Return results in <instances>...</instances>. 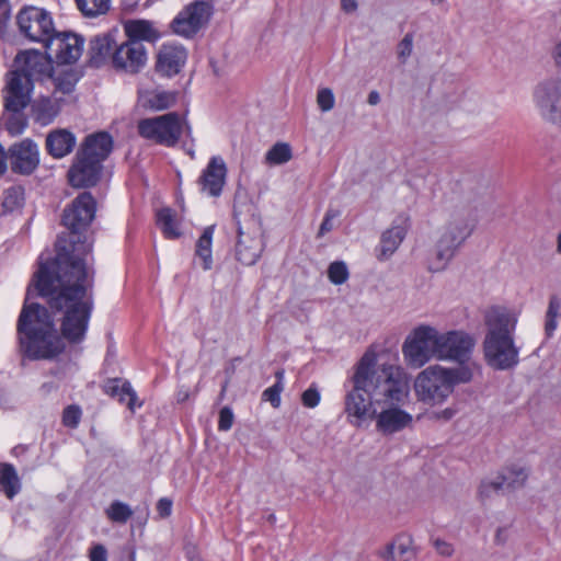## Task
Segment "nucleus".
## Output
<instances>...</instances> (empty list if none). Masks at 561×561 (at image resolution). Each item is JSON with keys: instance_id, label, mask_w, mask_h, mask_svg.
<instances>
[{"instance_id": "nucleus-27", "label": "nucleus", "mask_w": 561, "mask_h": 561, "mask_svg": "<svg viewBox=\"0 0 561 561\" xmlns=\"http://www.w3.org/2000/svg\"><path fill=\"white\" fill-rule=\"evenodd\" d=\"M112 148V137L107 133H96L85 138L79 151L102 163L111 153Z\"/></svg>"}, {"instance_id": "nucleus-10", "label": "nucleus", "mask_w": 561, "mask_h": 561, "mask_svg": "<svg viewBox=\"0 0 561 561\" xmlns=\"http://www.w3.org/2000/svg\"><path fill=\"white\" fill-rule=\"evenodd\" d=\"M533 102L540 118L550 125L561 122V78L554 76L542 78L533 90Z\"/></svg>"}, {"instance_id": "nucleus-33", "label": "nucleus", "mask_w": 561, "mask_h": 561, "mask_svg": "<svg viewBox=\"0 0 561 561\" xmlns=\"http://www.w3.org/2000/svg\"><path fill=\"white\" fill-rule=\"evenodd\" d=\"M505 486V477L499 473L483 479L479 485V497L486 501L497 494Z\"/></svg>"}, {"instance_id": "nucleus-42", "label": "nucleus", "mask_w": 561, "mask_h": 561, "mask_svg": "<svg viewBox=\"0 0 561 561\" xmlns=\"http://www.w3.org/2000/svg\"><path fill=\"white\" fill-rule=\"evenodd\" d=\"M278 380L273 386L268 387L263 391V398L268 401L274 408H278L280 405V393L284 389L282 377L283 374H277Z\"/></svg>"}, {"instance_id": "nucleus-24", "label": "nucleus", "mask_w": 561, "mask_h": 561, "mask_svg": "<svg viewBox=\"0 0 561 561\" xmlns=\"http://www.w3.org/2000/svg\"><path fill=\"white\" fill-rule=\"evenodd\" d=\"M61 110V99L53 96H41L31 103L33 119L41 126H47L54 122Z\"/></svg>"}, {"instance_id": "nucleus-22", "label": "nucleus", "mask_w": 561, "mask_h": 561, "mask_svg": "<svg viewBox=\"0 0 561 561\" xmlns=\"http://www.w3.org/2000/svg\"><path fill=\"white\" fill-rule=\"evenodd\" d=\"M186 60V51L182 46L163 44L157 57L156 69L167 77L176 75Z\"/></svg>"}, {"instance_id": "nucleus-11", "label": "nucleus", "mask_w": 561, "mask_h": 561, "mask_svg": "<svg viewBox=\"0 0 561 561\" xmlns=\"http://www.w3.org/2000/svg\"><path fill=\"white\" fill-rule=\"evenodd\" d=\"M234 219L238 226V238L234 248L236 259L243 265H254L264 250L261 226L255 218H250L242 224L239 220L237 209H234Z\"/></svg>"}, {"instance_id": "nucleus-40", "label": "nucleus", "mask_w": 561, "mask_h": 561, "mask_svg": "<svg viewBox=\"0 0 561 561\" xmlns=\"http://www.w3.org/2000/svg\"><path fill=\"white\" fill-rule=\"evenodd\" d=\"M118 400L121 402H126L130 411H135L137 408L142 405V403L138 401L137 393L129 381L122 382Z\"/></svg>"}, {"instance_id": "nucleus-59", "label": "nucleus", "mask_w": 561, "mask_h": 561, "mask_svg": "<svg viewBox=\"0 0 561 561\" xmlns=\"http://www.w3.org/2000/svg\"><path fill=\"white\" fill-rule=\"evenodd\" d=\"M57 89L60 90L62 93H70L73 90V84L71 83H58Z\"/></svg>"}, {"instance_id": "nucleus-2", "label": "nucleus", "mask_w": 561, "mask_h": 561, "mask_svg": "<svg viewBox=\"0 0 561 561\" xmlns=\"http://www.w3.org/2000/svg\"><path fill=\"white\" fill-rule=\"evenodd\" d=\"M344 412L350 424L360 427L376 420V428L392 435L409 427L413 416L400 404L410 394V376L399 365H378L377 353L367 350L345 383Z\"/></svg>"}, {"instance_id": "nucleus-25", "label": "nucleus", "mask_w": 561, "mask_h": 561, "mask_svg": "<svg viewBox=\"0 0 561 561\" xmlns=\"http://www.w3.org/2000/svg\"><path fill=\"white\" fill-rule=\"evenodd\" d=\"M415 553L412 537L408 534H400L386 546L380 557L386 561H410Z\"/></svg>"}, {"instance_id": "nucleus-38", "label": "nucleus", "mask_w": 561, "mask_h": 561, "mask_svg": "<svg viewBox=\"0 0 561 561\" xmlns=\"http://www.w3.org/2000/svg\"><path fill=\"white\" fill-rule=\"evenodd\" d=\"M107 517L119 524H125L133 515L130 506L121 501H114L106 510Z\"/></svg>"}, {"instance_id": "nucleus-12", "label": "nucleus", "mask_w": 561, "mask_h": 561, "mask_svg": "<svg viewBox=\"0 0 561 561\" xmlns=\"http://www.w3.org/2000/svg\"><path fill=\"white\" fill-rule=\"evenodd\" d=\"M20 33L31 42L42 43L44 47L56 32L53 16L47 10L28 5L16 15Z\"/></svg>"}, {"instance_id": "nucleus-1", "label": "nucleus", "mask_w": 561, "mask_h": 561, "mask_svg": "<svg viewBox=\"0 0 561 561\" xmlns=\"http://www.w3.org/2000/svg\"><path fill=\"white\" fill-rule=\"evenodd\" d=\"M94 271L87 259L59 252L51 260L39 257L34 275V290L47 298L51 310L61 313L59 335L48 310L38 304H28L33 288L28 287L20 312L16 331L22 353L30 359H51L70 343L84 340L94 307L92 287Z\"/></svg>"}, {"instance_id": "nucleus-44", "label": "nucleus", "mask_w": 561, "mask_h": 561, "mask_svg": "<svg viewBox=\"0 0 561 561\" xmlns=\"http://www.w3.org/2000/svg\"><path fill=\"white\" fill-rule=\"evenodd\" d=\"M82 411L80 407L72 404L68 405L62 413V423L65 426L76 428L81 420Z\"/></svg>"}, {"instance_id": "nucleus-31", "label": "nucleus", "mask_w": 561, "mask_h": 561, "mask_svg": "<svg viewBox=\"0 0 561 561\" xmlns=\"http://www.w3.org/2000/svg\"><path fill=\"white\" fill-rule=\"evenodd\" d=\"M21 489L20 479L12 465L5 463L0 468V490L8 499H13Z\"/></svg>"}, {"instance_id": "nucleus-39", "label": "nucleus", "mask_w": 561, "mask_h": 561, "mask_svg": "<svg viewBox=\"0 0 561 561\" xmlns=\"http://www.w3.org/2000/svg\"><path fill=\"white\" fill-rule=\"evenodd\" d=\"M560 301L557 297L550 300L549 308L546 314L545 332L547 336L553 335L558 328V316L560 310Z\"/></svg>"}, {"instance_id": "nucleus-32", "label": "nucleus", "mask_w": 561, "mask_h": 561, "mask_svg": "<svg viewBox=\"0 0 561 561\" xmlns=\"http://www.w3.org/2000/svg\"><path fill=\"white\" fill-rule=\"evenodd\" d=\"M157 225L167 239H178L181 231L174 219V214L170 208H162L157 213Z\"/></svg>"}, {"instance_id": "nucleus-18", "label": "nucleus", "mask_w": 561, "mask_h": 561, "mask_svg": "<svg viewBox=\"0 0 561 561\" xmlns=\"http://www.w3.org/2000/svg\"><path fill=\"white\" fill-rule=\"evenodd\" d=\"M8 156L12 170L21 174H31L39 164L38 146L30 138L13 144Z\"/></svg>"}, {"instance_id": "nucleus-49", "label": "nucleus", "mask_w": 561, "mask_h": 561, "mask_svg": "<svg viewBox=\"0 0 561 561\" xmlns=\"http://www.w3.org/2000/svg\"><path fill=\"white\" fill-rule=\"evenodd\" d=\"M337 214L332 211V210H328L321 225H320V228H319V236L322 237L324 236L325 233H328L329 231H331L333 229V220L336 218Z\"/></svg>"}, {"instance_id": "nucleus-45", "label": "nucleus", "mask_w": 561, "mask_h": 561, "mask_svg": "<svg viewBox=\"0 0 561 561\" xmlns=\"http://www.w3.org/2000/svg\"><path fill=\"white\" fill-rule=\"evenodd\" d=\"M413 51V35L408 33L398 44L397 55L400 62L405 64Z\"/></svg>"}, {"instance_id": "nucleus-48", "label": "nucleus", "mask_w": 561, "mask_h": 561, "mask_svg": "<svg viewBox=\"0 0 561 561\" xmlns=\"http://www.w3.org/2000/svg\"><path fill=\"white\" fill-rule=\"evenodd\" d=\"M458 410L455 407H446L445 409L433 411L430 415L432 420L436 421H450L457 414Z\"/></svg>"}, {"instance_id": "nucleus-9", "label": "nucleus", "mask_w": 561, "mask_h": 561, "mask_svg": "<svg viewBox=\"0 0 561 561\" xmlns=\"http://www.w3.org/2000/svg\"><path fill=\"white\" fill-rule=\"evenodd\" d=\"M184 127L188 133L191 131V127L174 112L144 118L137 124L138 133L142 138L165 147H173L178 144Z\"/></svg>"}, {"instance_id": "nucleus-19", "label": "nucleus", "mask_w": 561, "mask_h": 561, "mask_svg": "<svg viewBox=\"0 0 561 561\" xmlns=\"http://www.w3.org/2000/svg\"><path fill=\"white\" fill-rule=\"evenodd\" d=\"M102 163L85 153L78 151L76 159L68 171L69 183L73 187H89L96 184L100 179Z\"/></svg>"}, {"instance_id": "nucleus-52", "label": "nucleus", "mask_w": 561, "mask_h": 561, "mask_svg": "<svg viewBox=\"0 0 561 561\" xmlns=\"http://www.w3.org/2000/svg\"><path fill=\"white\" fill-rule=\"evenodd\" d=\"M90 561H107V551L104 546L96 545L91 549Z\"/></svg>"}, {"instance_id": "nucleus-20", "label": "nucleus", "mask_w": 561, "mask_h": 561, "mask_svg": "<svg viewBox=\"0 0 561 561\" xmlns=\"http://www.w3.org/2000/svg\"><path fill=\"white\" fill-rule=\"evenodd\" d=\"M226 175L227 167L224 159L218 156L210 158L199 178L202 191L211 197H218L226 183Z\"/></svg>"}, {"instance_id": "nucleus-30", "label": "nucleus", "mask_w": 561, "mask_h": 561, "mask_svg": "<svg viewBox=\"0 0 561 561\" xmlns=\"http://www.w3.org/2000/svg\"><path fill=\"white\" fill-rule=\"evenodd\" d=\"M215 232V226L210 225L203 230V233L198 238L195 247V255L202 261V267L204 271H208L213 267V237Z\"/></svg>"}, {"instance_id": "nucleus-37", "label": "nucleus", "mask_w": 561, "mask_h": 561, "mask_svg": "<svg viewBox=\"0 0 561 561\" xmlns=\"http://www.w3.org/2000/svg\"><path fill=\"white\" fill-rule=\"evenodd\" d=\"M24 203V191L21 186H11L3 193L2 207L5 211H14Z\"/></svg>"}, {"instance_id": "nucleus-3", "label": "nucleus", "mask_w": 561, "mask_h": 561, "mask_svg": "<svg viewBox=\"0 0 561 561\" xmlns=\"http://www.w3.org/2000/svg\"><path fill=\"white\" fill-rule=\"evenodd\" d=\"M517 320V313L506 307L495 306L486 311L482 346L484 360L491 368L507 370L518 364L519 351L514 342Z\"/></svg>"}, {"instance_id": "nucleus-23", "label": "nucleus", "mask_w": 561, "mask_h": 561, "mask_svg": "<svg viewBox=\"0 0 561 561\" xmlns=\"http://www.w3.org/2000/svg\"><path fill=\"white\" fill-rule=\"evenodd\" d=\"M176 101L175 93L159 88H140L138 90V104L150 111H163L171 107Z\"/></svg>"}, {"instance_id": "nucleus-54", "label": "nucleus", "mask_w": 561, "mask_h": 561, "mask_svg": "<svg viewBox=\"0 0 561 561\" xmlns=\"http://www.w3.org/2000/svg\"><path fill=\"white\" fill-rule=\"evenodd\" d=\"M341 5L346 13H352L357 9L356 0H341Z\"/></svg>"}, {"instance_id": "nucleus-46", "label": "nucleus", "mask_w": 561, "mask_h": 561, "mask_svg": "<svg viewBox=\"0 0 561 561\" xmlns=\"http://www.w3.org/2000/svg\"><path fill=\"white\" fill-rule=\"evenodd\" d=\"M320 400H321V394H320L319 390L313 386H310L301 394L302 404L309 409H313V408L318 407L320 403Z\"/></svg>"}, {"instance_id": "nucleus-35", "label": "nucleus", "mask_w": 561, "mask_h": 561, "mask_svg": "<svg viewBox=\"0 0 561 561\" xmlns=\"http://www.w3.org/2000/svg\"><path fill=\"white\" fill-rule=\"evenodd\" d=\"M76 3L83 15L94 18L108 11L111 0H76Z\"/></svg>"}, {"instance_id": "nucleus-41", "label": "nucleus", "mask_w": 561, "mask_h": 561, "mask_svg": "<svg viewBox=\"0 0 561 561\" xmlns=\"http://www.w3.org/2000/svg\"><path fill=\"white\" fill-rule=\"evenodd\" d=\"M329 279L335 284L341 285L348 278V270L344 262H333L328 270Z\"/></svg>"}, {"instance_id": "nucleus-15", "label": "nucleus", "mask_w": 561, "mask_h": 561, "mask_svg": "<svg viewBox=\"0 0 561 561\" xmlns=\"http://www.w3.org/2000/svg\"><path fill=\"white\" fill-rule=\"evenodd\" d=\"M84 39L70 32H55L46 44V53L60 65L76 62L83 51Z\"/></svg>"}, {"instance_id": "nucleus-58", "label": "nucleus", "mask_w": 561, "mask_h": 561, "mask_svg": "<svg viewBox=\"0 0 561 561\" xmlns=\"http://www.w3.org/2000/svg\"><path fill=\"white\" fill-rule=\"evenodd\" d=\"M190 392L187 389H180L176 393V400L179 402H184L188 399Z\"/></svg>"}, {"instance_id": "nucleus-53", "label": "nucleus", "mask_w": 561, "mask_h": 561, "mask_svg": "<svg viewBox=\"0 0 561 561\" xmlns=\"http://www.w3.org/2000/svg\"><path fill=\"white\" fill-rule=\"evenodd\" d=\"M122 382H124V381L119 380V379H113V380L108 381L105 387L106 393L118 398V394L121 392Z\"/></svg>"}, {"instance_id": "nucleus-55", "label": "nucleus", "mask_w": 561, "mask_h": 561, "mask_svg": "<svg viewBox=\"0 0 561 561\" xmlns=\"http://www.w3.org/2000/svg\"><path fill=\"white\" fill-rule=\"evenodd\" d=\"M7 170V154L3 147L0 145V174H3Z\"/></svg>"}, {"instance_id": "nucleus-4", "label": "nucleus", "mask_w": 561, "mask_h": 561, "mask_svg": "<svg viewBox=\"0 0 561 561\" xmlns=\"http://www.w3.org/2000/svg\"><path fill=\"white\" fill-rule=\"evenodd\" d=\"M472 378L471 366L446 367L435 364L416 375L413 389L419 402L432 408L440 407L449 400L458 385L468 383Z\"/></svg>"}, {"instance_id": "nucleus-29", "label": "nucleus", "mask_w": 561, "mask_h": 561, "mask_svg": "<svg viewBox=\"0 0 561 561\" xmlns=\"http://www.w3.org/2000/svg\"><path fill=\"white\" fill-rule=\"evenodd\" d=\"M116 46L115 38L110 33L94 36L90 42L91 61L99 67L107 58L112 59Z\"/></svg>"}, {"instance_id": "nucleus-60", "label": "nucleus", "mask_w": 561, "mask_h": 561, "mask_svg": "<svg viewBox=\"0 0 561 561\" xmlns=\"http://www.w3.org/2000/svg\"><path fill=\"white\" fill-rule=\"evenodd\" d=\"M557 250L561 251V232L557 236Z\"/></svg>"}, {"instance_id": "nucleus-34", "label": "nucleus", "mask_w": 561, "mask_h": 561, "mask_svg": "<svg viewBox=\"0 0 561 561\" xmlns=\"http://www.w3.org/2000/svg\"><path fill=\"white\" fill-rule=\"evenodd\" d=\"M293 157L291 148L286 142L275 144L265 154V162L270 165H278L288 162Z\"/></svg>"}, {"instance_id": "nucleus-50", "label": "nucleus", "mask_w": 561, "mask_h": 561, "mask_svg": "<svg viewBox=\"0 0 561 561\" xmlns=\"http://www.w3.org/2000/svg\"><path fill=\"white\" fill-rule=\"evenodd\" d=\"M433 545L435 547V550L437 551L438 554L443 556V557H450L453 556L454 553V546L450 543V542H447L443 539H435L433 541Z\"/></svg>"}, {"instance_id": "nucleus-56", "label": "nucleus", "mask_w": 561, "mask_h": 561, "mask_svg": "<svg viewBox=\"0 0 561 561\" xmlns=\"http://www.w3.org/2000/svg\"><path fill=\"white\" fill-rule=\"evenodd\" d=\"M368 104L377 105L380 102V95L377 91H370L367 99Z\"/></svg>"}, {"instance_id": "nucleus-51", "label": "nucleus", "mask_w": 561, "mask_h": 561, "mask_svg": "<svg viewBox=\"0 0 561 561\" xmlns=\"http://www.w3.org/2000/svg\"><path fill=\"white\" fill-rule=\"evenodd\" d=\"M157 511L161 517H168L172 512V501L168 497H162L158 501Z\"/></svg>"}, {"instance_id": "nucleus-17", "label": "nucleus", "mask_w": 561, "mask_h": 561, "mask_svg": "<svg viewBox=\"0 0 561 561\" xmlns=\"http://www.w3.org/2000/svg\"><path fill=\"white\" fill-rule=\"evenodd\" d=\"M208 16V4L195 2L179 13L172 22V28L178 35L191 37L207 22Z\"/></svg>"}, {"instance_id": "nucleus-7", "label": "nucleus", "mask_w": 561, "mask_h": 561, "mask_svg": "<svg viewBox=\"0 0 561 561\" xmlns=\"http://www.w3.org/2000/svg\"><path fill=\"white\" fill-rule=\"evenodd\" d=\"M53 58L38 50H25L20 53L15 59V69L10 72L7 85L11 87L12 83L15 90L32 94L34 89V81L44 77L50 76L53 70Z\"/></svg>"}, {"instance_id": "nucleus-21", "label": "nucleus", "mask_w": 561, "mask_h": 561, "mask_svg": "<svg viewBox=\"0 0 561 561\" xmlns=\"http://www.w3.org/2000/svg\"><path fill=\"white\" fill-rule=\"evenodd\" d=\"M409 228V219L400 217L393 221L390 228L382 232L377 257L380 261L388 260L400 247Z\"/></svg>"}, {"instance_id": "nucleus-36", "label": "nucleus", "mask_w": 561, "mask_h": 561, "mask_svg": "<svg viewBox=\"0 0 561 561\" xmlns=\"http://www.w3.org/2000/svg\"><path fill=\"white\" fill-rule=\"evenodd\" d=\"M505 477V485L511 489L522 488L528 479V470L525 467L513 465L502 473Z\"/></svg>"}, {"instance_id": "nucleus-28", "label": "nucleus", "mask_w": 561, "mask_h": 561, "mask_svg": "<svg viewBox=\"0 0 561 561\" xmlns=\"http://www.w3.org/2000/svg\"><path fill=\"white\" fill-rule=\"evenodd\" d=\"M76 146L75 135L67 129H55L46 137V149L48 153L60 159L69 154Z\"/></svg>"}, {"instance_id": "nucleus-47", "label": "nucleus", "mask_w": 561, "mask_h": 561, "mask_svg": "<svg viewBox=\"0 0 561 561\" xmlns=\"http://www.w3.org/2000/svg\"><path fill=\"white\" fill-rule=\"evenodd\" d=\"M234 415L229 407H224L219 412L218 430L227 432L232 427Z\"/></svg>"}, {"instance_id": "nucleus-6", "label": "nucleus", "mask_w": 561, "mask_h": 561, "mask_svg": "<svg viewBox=\"0 0 561 561\" xmlns=\"http://www.w3.org/2000/svg\"><path fill=\"white\" fill-rule=\"evenodd\" d=\"M474 228L476 219L469 210L463 209L451 214L438 230L431 270H444L459 248L472 234Z\"/></svg>"}, {"instance_id": "nucleus-61", "label": "nucleus", "mask_w": 561, "mask_h": 561, "mask_svg": "<svg viewBox=\"0 0 561 561\" xmlns=\"http://www.w3.org/2000/svg\"><path fill=\"white\" fill-rule=\"evenodd\" d=\"M443 1H444V0H431V2H432L433 4H439V3H442Z\"/></svg>"}, {"instance_id": "nucleus-5", "label": "nucleus", "mask_w": 561, "mask_h": 561, "mask_svg": "<svg viewBox=\"0 0 561 561\" xmlns=\"http://www.w3.org/2000/svg\"><path fill=\"white\" fill-rule=\"evenodd\" d=\"M96 203L94 197L84 192L77 196L72 204L64 211L62 222L70 230V249L61 245V240L57 242V254L68 252L75 257L87 259V264L91 266V243L81 240L80 231L85 229L94 219Z\"/></svg>"}, {"instance_id": "nucleus-26", "label": "nucleus", "mask_w": 561, "mask_h": 561, "mask_svg": "<svg viewBox=\"0 0 561 561\" xmlns=\"http://www.w3.org/2000/svg\"><path fill=\"white\" fill-rule=\"evenodd\" d=\"M127 41H136L138 43L157 42L161 37V32L156 24L148 20H127L123 24Z\"/></svg>"}, {"instance_id": "nucleus-13", "label": "nucleus", "mask_w": 561, "mask_h": 561, "mask_svg": "<svg viewBox=\"0 0 561 561\" xmlns=\"http://www.w3.org/2000/svg\"><path fill=\"white\" fill-rule=\"evenodd\" d=\"M477 341L474 336L462 330L439 331L438 360L458 363V366H470Z\"/></svg>"}, {"instance_id": "nucleus-14", "label": "nucleus", "mask_w": 561, "mask_h": 561, "mask_svg": "<svg viewBox=\"0 0 561 561\" xmlns=\"http://www.w3.org/2000/svg\"><path fill=\"white\" fill-rule=\"evenodd\" d=\"M14 85L3 89L4 111L2 122L11 137L22 135L28 126V118L24 113L31 103V94L15 90Z\"/></svg>"}, {"instance_id": "nucleus-43", "label": "nucleus", "mask_w": 561, "mask_h": 561, "mask_svg": "<svg viewBox=\"0 0 561 561\" xmlns=\"http://www.w3.org/2000/svg\"><path fill=\"white\" fill-rule=\"evenodd\" d=\"M317 104L322 112L331 111L335 105V96L332 89H319L317 92Z\"/></svg>"}, {"instance_id": "nucleus-57", "label": "nucleus", "mask_w": 561, "mask_h": 561, "mask_svg": "<svg viewBox=\"0 0 561 561\" xmlns=\"http://www.w3.org/2000/svg\"><path fill=\"white\" fill-rule=\"evenodd\" d=\"M552 58L554 60V65L559 67V58L561 57V44H557L552 50Z\"/></svg>"}, {"instance_id": "nucleus-16", "label": "nucleus", "mask_w": 561, "mask_h": 561, "mask_svg": "<svg viewBox=\"0 0 561 561\" xmlns=\"http://www.w3.org/2000/svg\"><path fill=\"white\" fill-rule=\"evenodd\" d=\"M146 48L136 41H126L117 45L112 54L113 67L127 73L139 72L146 66Z\"/></svg>"}, {"instance_id": "nucleus-62", "label": "nucleus", "mask_w": 561, "mask_h": 561, "mask_svg": "<svg viewBox=\"0 0 561 561\" xmlns=\"http://www.w3.org/2000/svg\"><path fill=\"white\" fill-rule=\"evenodd\" d=\"M7 4V0H0V9Z\"/></svg>"}, {"instance_id": "nucleus-8", "label": "nucleus", "mask_w": 561, "mask_h": 561, "mask_svg": "<svg viewBox=\"0 0 561 561\" xmlns=\"http://www.w3.org/2000/svg\"><path fill=\"white\" fill-rule=\"evenodd\" d=\"M439 331L432 325L421 324L414 328L402 345L405 364L411 368H421L432 359H438Z\"/></svg>"}]
</instances>
